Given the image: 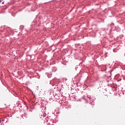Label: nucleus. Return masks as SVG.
I'll list each match as a JSON object with an SVG mask.
<instances>
[{
	"mask_svg": "<svg viewBox=\"0 0 125 125\" xmlns=\"http://www.w3.org/2000/svg\"><path fill=\"white\" fill-rule=\"evenodd\" d=\"M2 3H3H3H4V1H3V2H2Z\"/></svg>",
	"mask_w": 125,
	"mask_h": 125,
	"instance_id": "obj_2",
	"label": "nucleus"
},
{
	"mask_svg": "<svg viewBox=\"0 0 125 125\" xmlns=\"http://www.w3.org/2000/svg\"><path fill=\"white\" fill-rule=\"evenodd\" d=\"M89 98L90 99V97H89Z\"/></svg>",
	"mask_w": 125,
	"mask_h": 125,
	"instance_id": "obj_3",
	"label": "nucleus"
},
{
	"mask_svg": "<svg viewBox=\"0 0 125 125\" xmlns=\"http://www.w3.org/2000/svg\"><path fill=\"white\" fill-rule=\"evenodd\" d=\"M2 1V0H0V2H1Z\"/></svg>",
	"mask_w": 125,
	"mask_h": 125,
	"instance_id": "obj_1",
	"label": "nucleus"
}]
</instances>
